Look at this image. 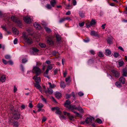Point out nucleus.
<instances>
[{"label": "nucleus", "instance_id": "2", "mask_svg": "<svg viewBox=\"0 0 127 127\" xmlns=\"http://www.w3.org/2000/svg\"><path fill=\"white\" fill-rule=\"evenodd\" d=\"M70 102L69 100H67L65 103H64V105L65 107H66V108L68 109L72 110V108L71 107L72 106H73V105H70Z\"/></svg>", "mask_w": 127, "mask_h": 127}, {"label": "nucleus", "instance_id": "22", "mask_svg": "<svg viewBox=\"0 0 127 127\" xmlns=\"http://www.w3.org/2000/svg\"><path fill=\"white\" fill-rule=\"evenodd\" d=\"M50 3L52 6L54 7L56 2L55 0H51L50 2Z\"/></svg>", "mask_w": 127, "mask_h": 127}, {"label": "nucleus", "instance_id": "26", "mask_svg": "<svg viewBox=\"0 0 127 127\" xmlns=\"http://www.w3.org/2000/svg\"><path fill=\"white\" fill-rule=\"evenodd\" d=\"M70 76H69L65 78V81L67 83V84H68L70 82L71 80L70 79Z\"/></svg>", "mask_w": 127, "mask_h": 127}, {"label": "nucleus", "instance_id": "39", "mask_svg": "<svg viewBox=\"0 0 127 127\" xmlns=\"http://www.w3.org/2000/svg\"><path fill=\"white\" fill-rule=\"evenodd\" d=\"M107 42L109 44V45H110L112 43V41L111 39L110 38H109L107 40Z\"/></svg>", "mask_w": 127, "mask_h": 127}, {"label": "nucleus", "instance_id": "41", "mask_svg": "<svg viewBox=\"0 0 127 127\" xmlns=\"http://www.w3.org/2000/svg\"><path fill=\"white\" fill-rule=\"evenodd\" d=\"M118 63L120 66L121 67L124 64V62L123 61H121L119 62Z\"/></svg>", "mask_w": 127, "mask_h": 127}, {"label": "nucleus", "instance_id": "12", "mask_svg": "<svg viewBox=\"0 0 127 127\" xmlns=\"http://www.w3.org/2000/svg\"><path fill=\"white\" fill-rule=\"evenodd\" d=\"M24 20L25 22L27 23L30 24L31 22V20L30 18L28 17H25L24 18Z\"/></svg>", "mask_w": 127, "mask_h": 127}, {"label": "nucleus", "instance_id": "7", "mask_svg": "<svg viewBox=\"0 0 127 127\" xmlns=\"http://www.w3.org/2000/svg\"><path fill=\"white\" fill-rule=\"evenodd\" d=\"M10 124L13 125L14 127H18L19 126V124L16 121H15L11 119L10 120Z\"/></svg>", "mask_w": 127, "mask_h": 127}, {"label": "nucleus", "instance_id": "32", "mask_svg": "<svg viewBox=\"0 0 127 127\" xmlns=\"http://www.w3.org/2000/svg\"><path fill=\"white\" fill-rule=\"evenodd\" d=\"M48 84L50 85L49 87L50 88H53L56 86V85L54 84H53V85H52L51 83L50 82H48Z\"/></svg>", "mask_w": 127, "mask_h": 127}, {"label": "nucleus", "instance_id": "28", "mask_svg": "<svg viewBox=\"0 0 127 127\" xmlns=\"http://www.w3.org/2000/svg\"><path fill=\"white\" fill-rule=\"evenodd\" d=\"M74 113L76 116L78 117H82V116L80 114H79L77 112L75 111H74V110H73V111H72Z\"/></svg>", "mask_w": 127, "mask_h": 127}, {"label": "nucleus", "instance_id": "63", "mask_svg": "<svg viewBox=\"0 0 127 127\" xmlns=\"http://www.w3.org/2000/svg\"><path fill=\"white\" fill-rule=\"evenodd\" d=\"M71 14V12L70 11H68L66 13V15H70Z\"/></svg>", "mask_w": 127, "mask_h": 127}, {"label": "nucleus", "instance_id": "35", "mask_svg": "<svg viewBox=\"0 0 127 127\" xmlns=\"http://www.w3.org/2000/svg\"><path fill=\"white\" fill-rule=\"evenodd\" d=\"M52 5L49 4H47L46 6V7L48 9H51L52 7Z\"/></svg>", "mask_w": 127, "mask_h": 127}, {"label": "nucleus", "instance_id": "50", "mask_svg": "<svg viewBox=\"0 0 127 127\" xmlns=\"http://www.w3.org/2000/svg\"><path fill=\"white\" fill-rule=\"evenodd\" d=\"M78 95L79 96H81L83 95H84V94L82 92H79V93H78Z\"/></svg>", "mask_w": 127, "mask_h": 127}, {"label": "nucleus", "instance_id": "57", "mask_svg": "<svg viewBox=\"0 0 127 127\" xmlns=\"http://www.w3.org/2000/svg\"><path fill=\"white\" fill-rule=\"evenodd\" d=\"M42 64L39 62H37L36 63V66H39V65H41Z\"/></svg>", "mask_w": 127, "mask_h": 127}, {"label": "nucleus", "instance_id": "45", "mask_svg": "<svg viewBox=\"0 0 127 127\" xmlns=\"http://www.w3.org/2000/svg\"><path fill=\"white\" fill-rule=\"evenodd\" d=\"M59 69H55L54 71V75H55L57 73Z\"/></svg>", "mask_w": 127, "mask_h": 127}, {"label": "nucleus", "instance_id": "1", "mask_svg": "<svg viewBox=\"0 0 127 127\" xmlns=\"http://www.w3.org/2000/svg\"><path fill=\"white\" fill-rule=\"evenodd\" d=\"M47 43L49 45L53 46L54 44L53 37L51 36H47L46 37Z\"/></svg>", "mask_w": 127, "mask_h": 127}, {"label": "nucleus", "instance_id": "13", "mask_svg": "<svg viewBox=\"0 0 127 127\" xmlns=\"http://www.w3.org/2000/svg\"><path fill=\"white\" fill-rule=\"evenodd\" d=\"M90 34L92 36H97L98 37H99L100 35H99L98 34L97 32H96L94 31H91L90 33Z\"/></svg>", "mask_w": 127, "mask_h": 127}, {"label": "nucleus", "instance_id": "60", "mask_svg": "<svg viewBox=\"0 0 127 127\" xmlns=\"http://www.w3.org/2000/svg\"><path fill=\"white\" fill-rule=\"evenodd\" d=\"M46 120V118L45 117H43L42 121V122H45Z\"/></svg>", "mask_w": 127, "mask_h": 127}, {"label": "nucleus", "instance_id": "59", "mask_svg": "<svg viewBox=\"0 0 127 127\" xmlns=\"http://www.w3.org/2000/svg\"><path fill=\"white\" fill-rule=\"evenodd\" d=\"M2 60V62L4 64H7L8 63L6 61V60H4V59H3Z\"/></svg>", "mask_w": 127, "mask_h": 127}, {"label": "nucleus", "instance_id": "15", "mask_svg": "<svg viewBox=\"0 0 127 127\" xmlns=\"http://www.w3.org/2000/svg\"><path fill=\"white\" fill-rule=\"evenodd\" d=\"M26 42L29 44H31L32 43V40L31 37H28L25 40Z\"/></svg>", "mask_w": 127, "mask_h": 127}, {"label": "nucleus", "instance_id": "48", "mask_svg": "<svg viewBox=\"0 0 127 127\" xmlns=\"http://www.w3.org/2000/svg\"><path fill=\"white\" fill-rule=\"evenodd\" d=\"M41 98L42 99V100L45 103H46L47 101H46V99L44 98L43 96L42 95L41 96Z\"/></svg>", "mask_w": 127, "mask_h": 127}, {"label": "nucleus", "instance_id": "44", "mask_svg": "<svg viewBox=\"0 0 127 127\" xmlns=\"http://www.w3.org/2000/svg\"><path fill=\"white\" fill-rule=\"evenodd\" d=\"M32 50L34 52H37L39 51V50L37 48H33Z\"/></svg>", "mask_w": 127, "mask_h": 127}, {"label": "nucleus", "instance_id": "49", "mask_svg": "<svg viewBox=\"0 0 127 127\" xmlns=\"http://www.w3.org/2000/svg\"><path fill=\"white\" fill-rule=\"evenodd\" d=\"M23 37L24 38V39L25 40L28 37H26V35L25 33H23Z\"/></svg>", "mask_w": 127, "mask_h": 127}, {"label": "nucleus", "instance_id": "27", "mask_svg": "<svg viewBox=\"0 0 127 127\" xmlns=\"http://www.w3.org/2000/svg\"><path fill=\"white\" fill-rule=\"evenodd\" d=\"M6 80V77L5 76H2L0 78V81L2 82H4Z\"/></svg>", "mask_w": 127, "mask_h": 127}, {"label": "nucleus", "instance_id": "51", "mask_svg": "<svg viewBox=\"0 0 127 127\" xmlns=\"http://www.w3.org/2000/svg\"><path fill=\"white\" fill-rule=\"evenodd\" d=\"M65 20L64 18L61 19L59 21L60 23H62Z\"/></svg>", "mask_w": 127, "mask_h": 127}, {"label": "nucleus", "instance_id": "38", "mask_svg": "<svg viewBox=\"0 0 127 127\" xmlns=\"http://www.w3.org/2000/svg\"><path fill=\"white\" fill-rule=\"evenodd\" d=\"M60 86L61 88L64 89L65 87V85L64 83H61L60 84Z\"/></svg>", "mask_w": 127, "mask_h": 127}, {"label": "nucleus", "instance_id": "52", "mask_svg": "<svg viewBox=\"0 0 127 127\" xmlns=\"http://www.w3.org/2000/svg\"><path fill=\"white\" fill-rule=\"evenodd\" d=\"M52 67L51 65H49L47 66V69H48V70H51L52 68Z\"/></svg>", "mask_w": 127, "mask_h": 127}, {"label": "nucleus", "instance_id": "42", "mask_svg": "<svg viewBox=\"0 0 127 127\" xmlns=\"http://www.w3.org/2000/svg\"><path fill=\"white\" fill-rule=\"evenodd\" d=\"M45 29L46 31L48 32H50L51 31V29L48 27L45 28Z\"/></svg>", "mask_w": 127, "mask_h": 127}, {"label": "nucleus", "instance_id": "5", "mask_svg": "<svg viewBox=\"0 0 127 127\" xmlns=\"http://www.w3.org/2000/svg\"><path fill=\"white\" fill-rule=\"evenodd\" d=\"M111 71L113 74V76L115 77L118 78L119 77L120 73L119 71L115 70H112Z\"/></svg>", "mask_w": 127, "mask_h": 127}, {"label": "nucleus", "instance_id": "62", "mask_svg": "<svg viewBox=\"0 0 127 127\" xmlns=\"http://www.w3.org/2000/svg\"><path fill=\"white\" fill-rule=\"evenodd\" d=\"M17 89L16 87L15 86H14V92L15 93L17 91Z\"/></svg>", "mask_w": 127, "mask_h": 127}, {"label": "nucleus", "instance_id": "20", "mask_svg": "<svg viewBox=\"0 0 127 127\" xmlns=\"http://www.w3.org/2000/svg\"><path fill=\"white\" fill-rule=\"evenodd\" d=\"M105 51V55L107 56H109L111 54V51L109 50L106 49Z\"/></svg>", "mask_w": 127, "mask_h": 127}, {"label": "nucleus", "instance_id": "33", "mask_svg": "<svg viewBox=\"0 0 127 127\" xmlns=\"http://www.w3.org/2000/svg\"><path fill=\"white\" fill-rule=\"evenodd\" d=\"M96 122L99 124H101L102 122V121L99 118L97 119L96 120Z\"/></svg>", "mask_w": 127, "mask_h": 127}, {"label": "nucleus", "instance_id": "40", "mask_svg": "<svg viewBox=\"0 0 127 127\" xmlns=\"http://www.w3.org/2000/svg\"><path fill=\"white\" fill-rule=\"evenodd\" d=\"M94 60L93 59H91L88 61V64H91L93 63Z\"/></svg>", "mask_w": 127, "mask_h": 127}, {"label": "nucleus", "instance_id": "3", "mask_svg": "<svg viewBox=\"0 0 127 127\" xmlns=\"http://www.w3.org/2000/svg\"><path fill=\"white\" fill-rule=\"evenodd\" d=\"M11 19L14 22L16 23L19 26H21L22 25L21 22L18 18L14 16H12L11 17Z\"/></svg>", "mask_w": 127, "mask_h": 127}, {"label": "nucleus", "instance_id": "55", "mask_svg": "<svg viewBox=\"0 0 127 127\" xmlns=\"http://www.w3.org/2000/svg\"><path fill=\"white\" fill-rule=\"evenodd\" d=\"M27 61V60L26 59H23L22 62L23 63H25Z\"/></svg>", "mask_w": 127, "mask_h": 127}, {"label": "nucleus", "instance_id": "54", "mask_svg": "<svg viewBox=\"0 0 127 127\" xmlns=\"http://www.w3.org/2000/svg\"><path fill=\"white\" fill-rule=\"evenodd\" d=\"M67 73V72L66 71H65L63 73L64 77H65L66 76Z\"/></svg>", "mask_w": 127, "mask_h": 127}, {"label": "nucleus", "instance_id": "21", "mask_svg": "<svg viewBox=\"0 0 127 127\" xmlns=\"http://www.w3.org/2000/svg\"><path fill=\"white\" fill-rule=\"evenodd\" d=\"M12 30L13 32L15 34L17 35L19 33L18 31L16 28L13 27L12 28Z\"/></svg>", "mask_w": 127, "mask_h": 127}, {"label": "nucleus", "instance_id": "46", "mask_svg": "<svg viewBox=\"0 0 127 127\" xmlns=\"http://www.w3.org/2000/svg\"><path fill=\"white\" fill-rule=\"evenodd\" d=\"M114 57L116 58H117L119 56V54L118 53H115L114 54Z\"/></svg>", "mask_w": 127, "mask_h": 127}, {"label": "nucleus", "instance_id": "30", "mask_svg": "<svg viewBox=\"0 0 127 127\" xmlns=\"http://www.w3.org/2000/svg\"><path fill=\"white\" fill-rule=\"evenodd\" d=\"M96 23V22L95 20L92 19L90 22V24L92 26L95 25Z\"/></svg>", "mask_w": 127, "mask_h": 127}, {"label": "nucleus", "instance_id": "8", "mask_svg": "<svg viewBox=\"0 0 127 127\" xmlns=\"http://www.w3.org/2000/svg\"><path fill=\"white\" fill-rule=\"evenodd\" d=\"M51 110L52 111L56 110V113L57 114H61L62 113L61 112L60 110V108L57 107H55L51 108Z\"/></svg>", "mask_w": 127, "mask_h": 127}, {"label": "nucleus", "instance_id": "4", "mask_svg": "<svg viewBox=\"0 0 127 127\" xmlns=\"http://www.w3.org/2000/svg\"><path fill=\"white\" fill-rule=\"evenodd\" d=\"M33 72H35L37 75H38L41 73V70L38 67L35 66L33 67Z\"/></svg>", "mask_w": 127, "mask_h": 127}, {"label": "nucleus", "instance_id": "58", "mask_svg": "<svg viewBox=\"0 0 127 127\" xmlns=\"http://www.w3.org/2000/svg\"><path fill=\"white\" fill-rule=\"evenodd\" d=\"M90 52L91 54L93 55H94L95 54V51L93 50H90Z\"/></svg>", "mask_w": 127, "mask_h": 127}, {"label": "nucleus", "instance_id": "19", "mask_svg": "<svg viewBox=\"0 0 127 127\" xmlns=\"http://www.w3.org/2000/svg\"><path fill=\"white\" fill-rule=\"evenodd\" d=\"M47 90L45 91V92L46 93H48L50 94H52L53 93V91L52 89H49L48 88V89Z\"/></svg>", "mask_w": 127, "mask_h": 127}, {"label": "nucleus", "instance_id": "25", "mask_svg": "<svg viewBox=\"0 0 127 127\" xmlns=\"http://www.w3.org/2000/svg\"><path fill=\"white\" fill-rule=\"evenodd\" d=\"M115 84L118 88H120L122 87V85L121 83L119 81L116 82L115 83Z\"/></svg>", "mask_w": 127, "mask_h": 127}, {"label": "nucleus", "instance_id": "61", "mask_svg": "<svg viewBox=\"0 0 127 127\" xmlns=\"http://www.w3.org/2000/svg\"><path fill=\"white\" fill-rule=\"evenodd\" d=\"M71 95L73 98H75V95L74 92H72L71 93Z\"/></svg>", "mask_w": 127, "mask_h": 127}, {"label": "nucleus", "instance_id": "37", "mask_svg": "<svg viewBox=\"0 0 127 127\" xmlns=\"http://www.w3.org/2000/svg\"><path fill=\"white\" fill-rule=\"evenodd\" d=\"M43 106V105L41 103L38 104L37 105L38 108H41Z\"/></svg>", "mask_w": 127, "mask_h": 127}, {"label": "nucleus", "instance_id": "24", "mask_svg": "<svg viewBox=\"0 0 127 127\" xmlns=\"http://www.w3.org/2000/svg\"><path fill=\"white\" fill-rule=\"evenodd\" d=\"M56 40L58 41H59L61 39V37L58 34H57L56 35Z\"/></svg>", "mask_w": 127, "mask_h": 127}, {"label": "nucleus", "instance_id": "56", "mask_svg": "<svg viewBox=\"0 0 127 127\" xmlns=\"http://www.w3.org/2000/svg\"><path fill=\"white\" fill-rule=\"evenodd\" d=\"M18 41V39L17 38H15L14 40V44H16L17 43Z\"/></svg>", "mask_w": 127, "mask_h": 127}, {"label": "nucleus", "instance_id": "64", "mask_svg": "<svg viewBox=\"0 0 127 127\" xmlns=\"http://www.w3.org/2000/svg\"><path fill=\"white\" fill-rule=\"evenodd\" d=\"M29 106L30 108H32L33 107V105L31 103H29Z\"/></svg>", "mask_w": 127, "mask_h": 127}, {"label": "nucleus", "instance_id": "29", "mask_svg": "<svg viewBox=\"0 0 127 127\" xmlns=\"http://www.w3.org/2000/svg\"><path fill=\"white\" fill-rule=\"evenodd\" d=\"M79 14L80 17L82 18H83L84 17V13L83 12L80 11L79 12Z\"/></svg>", "mask_w": 127, "mask_h": 127}, {"label": "nucleus", "instance_id": "11", "mask_svg": "<svg viewBox=\"0 0 127 127\" xmlns=\"http://www.w3.org/2000/svg\"><path fill=\"white\" fill-rule=\"evenodd\" d=\"M64 115H67L68 116V118L71 120H73L74 119V117L71 115H70V114L68 113L65 112H64Z\"/></svg>", "mask_w": 127, "mask_h": 127}, {"label": "nucleus", "instance_id": "47", "mask_svg": "<svg viewBox=\"0 0 127 127\" xmlns=\"http://www.w3.org/2000/svg\"><path fill=\"white\" fill-rule=\"evenodd\" d=\"M71 96V95H69L68 94H66V99H68Z\"/></svg>", "mask_w": 127, "mask_h": 127}, {"label": "nucleus", "instance_id": "9", "mask_svg": "<svg viewBox=\"0 0 127 127\" xmlns=\"http://www.w3.org/2000/svg\"><path fill=\"white\" fill-rule=\"evenodd\" d=\"M94 118L90 117L87 118L85 120V121L86 123L87 124H89L90 123L92 122L93 120H94Z\"/></svg>", "mask_w": 127, "mask_h": 127}, {"label": "nucleus", "instance_id": "31", "mask_svg": "<svg viewBox=\"0 0 127 127\" xmlns=\"http://www.w3.org/2000/svg\"><path fill=\"white\" fill-rule=\"evenodd\" d=\"M34 86L36 87L37 89L40 88V87H41L40 86L39 84V83H36L34 84Z\"/></svg>", "mask_w": 127, "mask_h": 127}, {"label": "nucleus", "instance_id": "14", "mask_svg": "<svg viewBox=\"0 0 127 127\" xmlns=\"http://www.w3.org/2000/svg\"><path fill=\"white\" fill-rule=\"evenodd\" d=\"M71 107L72 108V109L71 111H73V110H78L79 111L81 110L82 108L80 107H77L75 105H73V106H71Z\"/></svg>", "mask_w": 127, "mask_h": 127}, {"label": "nucleus", "instance_id": "17", "mask_svg": "<svg viewBox=\"0 0 127 127\" xmlns=\"http://www.w3.org/2000/svg\"><path fill=\"white\" fill-rule=\"evenodd\" d=\"M33 25L34 27L37 29L39 30L41 28V27L40 25L36 22Z\"/></svg>", "mask_w": 127, "mask_h": 127}, {"label": "nucleus", "instance_id": "16", "mask_svg": "<svg viewBox=\"0 0 127 127\" xmlns=\"http://www.w3.org/2000/svg\"><path fill=\"white\" fill-rule=\"evenodd\" d=\"M123 73L122 76L124 77L127 76V68L125 67L123 69Z\"/></svg>", "mask_w": 127, "mask_h": 127}, {"label": "nucleus", "instance_id": "6", "mask_svg": "<svg viewBox=\"0 0 127 127\" xmlns=\"http://www.w3.org/2000/svg\"><path fill=\"white\" fill-rule=\"evenodd\" d=\"M20 114L19 113L16 111L13 113L12 118L14 119H18L20 118Z\"/></svg>", "mask_w": 127, "mask_h": 127}, {"label": "nucleus", "instance_id": "34", "mask_svg": "<svg viewBox=\"0 0 127 127\" xmlns=\"http://www.w3.org/2000/svg\"><path fill=\"white\" fill-rule=\"evenodd\" d=\"M98 55L99 57H103L104 56V55L103 53L100 51L98 52Z\"/></svg>", "mask_w": 127, "mask_h": 127}, {"label": "nucleus", "instance_id": "23", "mask_svg": "<svg viewBox=\"0 0 127 127\" xmlns=\"http://www.w3.org/2000/svg\"><path fill=\"white\" fill-rule=\"evenodd\" d=\"M55 96L58 99L60 98L61 96V94L59 92L56 93L55 94Z\"/></svg>", "mask_w": 127, "mask_h": 127}, {"label": "nucleus", "instance_id": "53", "mask_svg": "<svg viewBox=\"0 0 127 127\" xmlns=\"http://www.w3.org/2000/svg\"><path fill=\"white\" fill-rule=\"evenodd\" d=\"M84 22H83L81 23H79V25L80 27H83L84 26Z\"/></svg>", "mask_w": 127, "mask_h": 127}, {"label": "nucleus", "instance_id": "43", "mask_svg": "<svg viewBox=\"0 0 127 127\" xmlns=\"http://www.w3.org/2000/svg\"><path fill=\"white\" fill-rule=\"evenodd\" d=\"M5 57L6 59L9 60L10 59L11 57L9 55H7L5 56Z\"/></svg>", "mask_w": 127, "mask_h": 127}, {"label": "nucleus", "instance_id": "18", "mask_svg": "<svg viewBox=\"0 0 127 127\" xmlns=\"http://www.w3.org/2000/svg\"><path fill=\"white\" fill-rule=\"evenodd\" d=\"M119 81L122 84L125 83V78L123 77H121L119 79Z\"/></svg>", "mask_w": 127, "mask_h": 127}, {"label": "nucleus", "instance_id": "10", "mask_svg": "<svg viewBox=\"0 0 127 127\" xmlns=\"http://www.w3.org/2000/svg\"><path fill=\"white\" fill-rule=\"evenodd\" d=\"M38 75H37L33 77V79L35 80V82L36 83H39L40 82V77H37Z\"/></svg>", "mask_w": 127, "mask_h": 127}, {"label": "nucleus", "instance_id": "36", "mask_svg": "<svg viewBox=\"0 0 127 127\" xmlns=\"http://www.w3.org/2000/svg\"><path fill=\"white\" fill-rule=\"evenodd\" d=\"M39 45L42 48H45L46 47V45L44 43H39Z\"/></svg>", "mask_w": 127, "mask_h": 127}]
</instances>
